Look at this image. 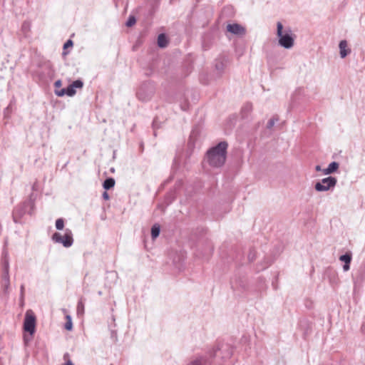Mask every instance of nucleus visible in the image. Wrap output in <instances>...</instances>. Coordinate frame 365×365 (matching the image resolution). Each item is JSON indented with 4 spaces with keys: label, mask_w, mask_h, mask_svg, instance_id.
Masks as SVG:
<instances>
[{
    "label": "nucleus",
    "mask_w": 365,
    "mask_h": 365,
    "mask_svg": "<svg viewBox=\"0 0 365 365\" xmlns=\"http://www.w3.org/2000/svg\"><path fill=\"white\" fill-rule=\"evenodd\" d=\"M1 278V286L2 288L3 292L5 295H8L9 294V288H10L9 273H2Z\"/></svg>",
    "instance_id": "9d476101"
},
{
    "label": "nucleus",
    "mask_w": 365,
    "mask_h": 365,
    "mask_svg": "<svg viewBox=\"0 0 365 365\" xmlns=\"http://www.w3.org/2000/svg\"><path fill=\"white\" fill-rule=\"evenodd\" d=\"M51 238L53 242L62 244L65 247H70L73 243V233L70 229H66L63 235L55 232Z\"/></svg>",
    "instance_id": "39448f33"
},
{
    "label": "nucleus",
    "mask_w": 365,
    "mask_h": 365,
    "mask_svg": "<svg viewBox=\"0 0 365 365\" xmlns=\"http://www.w3.org/2000/svg\"><path fill=\"white\" fill-rule=\"evenodd\" d=\"M352 255L350 252H346V254L341 255L339 257V260L344 262L343 265L344 271H348L350 269V263L351 262Z\"/></svg>",
    "instance_id": "ddd939ff"
},
{
    "label": "nucleus",
    "mask_w": 365,
    "mask_h": 365,
    "mask_svg": "<svg viewBox=\"0 0 365 365\" xmlns=\"http://www.w3.org/2000/svg\"><path fill=\"white\" fill-rule=\"evenodd\" d=\"M102 197L103 200H108L110 199V195L106 191L103 192V195H102Z\"/></svg>",
    "instance_id": "2f4dec72"
},
{
    "label": "nucleus",
    "mask_w": 365,
    "mask_h": 365,
    "mask_svg": "<svg viewBox=\"0 0 365 365\" xmlns=\"http://www.w3.org/2000/svg\"><path fill=\"white\" fill-rule=\"evenodd\" d=\"M71 85L73 89L76 90V88H81L83 86V83L81 80H76L73 81Z\"/></svg>",
    "instance_id": "a878e982"
},
{
    "label": "nucleus",
    "mask_w": 365,
    "mask_h": 365,
    "mask_svg": "<svg viewBox=\"0 0 365 365\" xmlns=\"http://www.w3.org/2000/svg\"><path fill=\"white\" fill-rule=\"evenodd\" d=\"M168 41L167 36L164 34H160L158 37V45L160 48H165L167 46Z\"/></svg>",
    "instance_id": "f3484780"
},
{
    "label": "nucleus",
    "mask_w": 365,
    "mask_h": 365,
    "mask_svg": "<svg viewBox=\"0 0 365 365\" xmlns=\"http://www.w3.org/2000/svg\"><path fill=\"white\" fill-rule=\"evenodd\" d=\"M2 273H9V262L7 253H4L1 259Z\"/></svg>",
    "instance_id": "2eb2a0df"
},
{
    "label": "nucleus",
    "mask_w": 365,
    "mask_h": 365,
    "mask_svg": "<svg viewBox=\"0 0 365 365\" xmlns=\"http://www.w3.org/2000/svg\"><path fill=\"white\" fill-rule=\"evenodd\" d=\"M337 183V179L335 177L329 176L323 178L321 181L314 185V189L317 192H325L333 189Z\"/></svg>",
    "instance_id": "0eeeda50"
},
{
    "label": "nucleus",
    "mask_w": 365,
    "mask_h": 365,
    "mask_svg": "<svg viewBox=\"0 0 365 365\" xmlns=\"http://www.w3.org/2000/svg\"><path fill=\"white\" fill-rule=\"evenodd\" d=\"M277 35L279 38V44L282 47L287 49H289L293 47L295 36L292 34L290 29H286L284 32L283 26L279 21L277 24Z\"/></svg>",
    "instance_id": "7ed1b4c3"
},
{
    "label": "nucleus",
    "mask_w": 365,
    "mask_h": 365,
    "mask_svg": "<svg viewBox=\"0 0 365 365\" xmlns=\"http://www.w3.org/2000/svg\"><path fill=\"white\" fill-rule=\"evenodd\" d=\"M76 90L73 89L71 85L70 84L66 88L60 89V90H56L55 93L57 96L61 97L65 95H67L68 96H73L76 94Z\"/></svg>",
    "instance_id": "f8f14e48"
},
{
    "label": "nucleus",
    "mask_w": 365,
    "mask_h": 365,
    "mask_svg": "<svg viewBox=\"0 0 365 365\" xmlns=\"http://www.w3.org/2000/svg\"><path fill=\"white\" fill-rule=\"evenodd\" d=\"M227 143L226 141H222L207 150V158L210 166L220 168L225 164L227 158Z\"/></svg>",
    "instance_id": "f257e3e1"
},
{
    "label": "nucleus",
    "mask_w": 365,
    "mask_h": 365,
    "mask_svg": "<svg viewBox=\"0 0 365 365\" xmlns=\"http://www.w3.org/2000/svg\"><path fill=\"white\" fill-rule=\"evenodd\" d=\"M35 207V199L33 198V194H31L29 198L14 207L12 211V219L16 224H22L23 217L28 213L33 215Z\"/></svg>",
    "instance_id": "f03ea898"
},
{
    "label": "nucleus",
    "mask_w": 365,
    "mask_h": 365,
    "mask_svg": "<svg viewBox=\"0 0 365 365\" xmlns=\"http://www.w3.org/2000/svg\"><path fill=\"white\" fill-rule=\"evenodd\" d=\"M155 91V88L153 83L150 81H145L139 87L136 93V96L140 101L146 102L152 98Z\"/></svg>",
    "instance_id": "20e7f679"
},
{
    "label": "nucleus",
    "mask_w": 365,
    "mask_h": 365,
    "mask_svg": "<svg viewBox=\"0 0 365 365\" xmlns=\"http://www.w3.org/2000/svg\"><path fill=\"white\" fill-rule=\"evenodd\" d=\"M252 110V105L250 103H247L244 105V106L242 108V118H246L247 115L251 113Z\"/></svg>",
    "instance_id": "a211bd4d"
},
{
    "label": "nucleus",
    "mask_w": 365,
    "mask_h": 365,
    "mask_svg": "<svg viewBox=\"0 0 365 365\" xmlns=\"http://www.w3.org/2000/svg\"><path fill=\"white\" fill-rule=\"evenodd\" d=\"M233 351L232 348L225 344H222L220 347H217L215 350L213 351V354H210L211 357H217L220 354L221 355L222 359V363H220V364H222L225 363L228 359L231 358L232 356Z\"/></svg>",
    "instance_id": "423d86ee"
},
{
    "label": "nucleus",
    "mask_w": 365,
    "mask_h": 365,
    "mask_svg": "<svg viewBox=\"0 0 365 365\" xmlns=\"http://www.w3.org/2000/svg\"><path fill=\"white\" fill-rule=\"evenodd\" d=\"M339 164L337 162L333 161L328 165L329 170L331 173H335L339 168Z\"/></svg>",
    "instance_id": "5701e85b"
},
{
    "label": "nucleus",
    "mask_w": 365,
    "mask_h": 365,
    "mask_svg": "<svg viewBox=\"0 0 365 365\" xmlns=\"http://www.w3.org/2000/svg\"><path fill=\"white\" fill-rule=\"evenodd\" d=\"M20 297L21 299L24 298V285L21 284L20 287Z\"/></svg>",
    "instance_id": "7c9ffc66"
},
{
    "label": "nucleus",
    "mask_w": 365,
    "mask_h": 365,
    "mask_svg": "<svg viewBox=\"0 0 365 365\" xmlns=\"http://www.w3.org/2000/svg\"><path fill=\"white\" fill-rule=\"evenodd\" d=\"M62 83L61 80H58L54 83V86L56 88H58L61 86Z\"/></svg>",
    "instance_id": "72a5a7b5"
},
{
    "label": "nucleus",
    "mask_w": 365,
    "mask_h": 365,
    "mask_svg": "<svg viewBox=\"0 0 365 365\" xmlns=\"http://www.w3.org/2000/svg\"><path fill=\"white\" fill-rule=\"evenodd\" d=\"M248 259L250 262H253L256 259V252L254 249L250 250L248 255Z\"/></svg>",
    "instance_id": "c85d7f7f"
},
{
    "label": "nucleus",
    "mask_w": 365,
    "mask_h": 365,
    "mask_svg": "<svg viewBox=\"0 0 365 365\" xmlns=\"http://www.w3.org/2000/svg\"><path fill=\"white\" fill-rule=\"evenodd\" d=\"M66 322L64 324V328L68 331H71L73 329V323H72V319L70 315L66 316Z\"/></svg>",
    "instance_id": "4be33fe9"
},
{
    "label": "nucleus",
    "mask_w": 365,
    "mask_h": 365,
    "mask_svg": "<svg viewBox=\"0 0 365 365\" xmlns=\"http://www.w3.org/2000/svg\"><path fill=\"white\" fill-rule=\"evenodd\" d=\"M84 313V304L80 300L77 304V314L82 315Z\"/></svg>",
    "instance_id": "393cba45"
},
{
    "label": "nucleus",
    "mask_w": 365,
    "mask_h": 365,
    "mask_svg": "<svg viewBox=\"0 0 365 365\" xmlns=\"http://www.w3.org/2000/svg\"><path fill=\"white\" fill-rule=\"evenodd\" d=\"M64 227V220L63 218H58L56 220V228L58 230H62Z\"/></svg>",
    "instance_id": "b1692460"
},
{
    "label": "nucleus",
    "mask_w": 365,
    "mask_h": 365,
    "mask_svg": "<svg viewBox=\"0 0 365 365\" xmlns=\"http://www.w3.org/2000/svg\"><path fill=\"white\" fill-rule=\"evenodd\" d=\"M279 120V118L277 115L272 116L267 122V128L269 130L272 129L275 123L278 122Z\"/></svg>",
    "instance_id": "412c9836"
},
{
    "label": "nucleus",
    "mask_w": 365,
    "mask_h": 365,
    "mask_svg": "<svg viewBox=\"0 0 365 365\" xmlns=\"http://www.w3.org/2000/svg\"><path fill=\"white\" fill-rule=\"evenodd\" d=\"M203 363H205V359L203 357H200L191 361L188 365H202Z\"/></svg>",
    "instance_id": "bb28decb"
},
{
    "label": "nucleus",
    "mask_w": 365,
    "mask_h": 365,
    "mask_svg": "<svg viewBox=\"0 0 365 365\" xmlns=\"http://www.w3.org/2000/svg\"><path fill=\"white\" fill-rule=\"evenodd\" d=\"M160 232V226L159 224L155 223L151 227V237L153 240L156 239Z\"/></svg>",
    "instance_id": "6ab92c4d"
},
{
    "label": "nucleus",
    "mask_w": 365,
    "mask_h": 365,
    "mask_svg": "<svg viewBox=\"0 0 365 365\" xmlns=\"http://www.w3.org/2000/svg\"><path fill=\"white\" fill-rule=\"evenodd\" d=\"M322 172L324 175H329V174H331V171L329 170V168L327 167V168L325 169H323L322 170Z\"/></svg>",
    "instance_id": "f704fd0d"
},
{
    "label": "nucleus",
    "mask_w": 365,
    "mask_h": 365,
    "mask_svg": "<svg viewBox=\"0 0 365 365\" xmlns=\"http://www.w3.org/2000/svg\"><path fill=\"white\" fill-rule=\"evenodd\" d=\"M315 170H316L317 171H321V170H322V169L321 166H320V165H317V166L315 167Z\"/></svg>",
    "instance_id": "c9c22d12"
},
{
    "label": "nucleus",
    "mask_w": 365,
    "mask_h": 365,
    "mask_svg": "<svg viewBox=\"0 0 365 365\" xmlns=\"http://www.w3.org/2000/svg\"><path fill=\"white\" fill-rule=\"evenodd\" d=\"M229 64V59L226 56H219L214 61L215 70L217 71V75L221 76L225 72V69Z\"/></svg>",
    "instance_id": "1a4fd4ad"
},
{
    "label": "nucleus",
    "mask_w": 365,
    "mask_h": 365,
    "mask_svg": "<svg viewBox=\"0 0 365 365\" xmlns=\"http://www.w3.org/2000/svg\"><path fill=\"white\" fill-rule=\"evenodd\" d=\"M64 365H74L72 361H68L67 362H65Z\"/></svg>",
    "instance_id": "e433bc0d"
},
{
    "label": "nucleus",
    "mask_w": 365,
    "mask_h": 365,
    "mask_svg": "<svg viewBox=\"0 0 365 365\" xmlns=\"http://www.w3.org/2000/svg\"><path fill=\"white\" fill-rule=\"evenodd\" d=\"M13 101H11L9 103V105L4 109V115H8L11 111V106H12Z\"/></svg>",
    "instance_id": "c756f323"
},
{
    "label": "nucleus",
    "mask_w": 365,
    "mask_h": 365,
    "mask_svg": "<svg viewBox=\"0 0 365 365\" xmlns=\"http://www.w3.org/2000/svg\"><path fill=\"white\" fill-rule=\"evenodd\" d=\"M73 46V42L72 40L68 39L64 44L63 47V56H66L68 54L69 51H66L68 48H71Z\"/></svg>",
    "instance_id": "aec40b11"
},
{
    "label": "nucleus",
    "mask_w": 365,
    "mask_h": 365,
    "mask_svg": "<svg viewBox=\"0 0 365 365\" xmlns=\"http://www.w3.org/2000/svg\"><path fill=\"white\" fill-rule=\"evenodd\" d=\"M63 359L66 362H67L68 361H71L70 359V354L68 352L63 354Z\"/></svg>",
    "instance_id": "473e14b6"
},
{
    "label": "nucleus",
    "mask_w": 365,
    "mask_h": 365,
    "mask_svg": "<svg viewBox=\"0 0 365 365\" xmlns=\"http://www.w3.org/2000/svg\"><path fill=\"white\" fill-rule=\"evenodd\" d=\"M36 316L34 315L31 310H28L26 312L24 322V331L29 333L31 336L34 335L36 331Z\"/></svg>",
    "instance_id": "6e6552de"
},
{
    "label": "nucleus",
    "mask_w": 365,
    "mask_h": 365,
    "mask_svg": "<svg viewBox=\"0 0 365 365\" xmlns=\"http://www.w3.org/2000/svg\"><path fill=\"white\" fill-rule=\"evenodd\" d=\"M115 181L113 178H106L103 182V187L105 190H108L115 186Z\"/></svg>",
    "instance_id": "dca6fc26"
},
{
    "label": "nucleus",
    "mask_w": 365,
    "mask_h": 365,
    "mask_svg": "<svg viewBox=\"0 0 365 365\" xmlns=\"http://www.w3.org/2000/svg\"><path fill=\"white\" fill-rule=\"evenodd\" d=\"M339 47L340 50V56L341 58H345L348 54L351 53V49L346 48L347 41L346 40L341 41L339 42Z\"/></svg>",
    "instance_id": "4468645a"
},
{
    "label": "nucleus",
    "mask_w": 365,
    "mask_h": 365,
    "mask_svg": "<svg viewBox=\"0 0 365 365\" xmlns=\"http://www.w3.org/2000/svg\"><path fill=\"white\" fill-rule=\"evenodd\" d=\"M136 22V19L133 16H130L126 22V26L130 27L133 26Z\"/></svg>",
    "instance_id": "cd10ccee"
},
{
    "label": "nucleus",
    "mask_w": 365,
    "mask_h": 365,
    "mask_svg": "<svg viewBox=\"0 0 365 365\" xmlns=\"http://www.w3.org/2000/svg\"><path fill=\"white\" fill-rule=\"evenodd\" d=\"M227 30L235 35H243L245 34V28L238 24H228Z\"/></svg>",
    "instance_id": "9b49d317"
}]
</instances>
